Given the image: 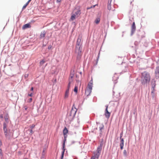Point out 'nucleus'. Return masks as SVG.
Wrapping results in <instances>:
<instances>
[{
    "instance_id": "79ce46f5",
    "label": "nucleus",
    "mask_w": 159,
    "mask_h": 159,
    "mask_svg": "<svg viewBox=\"0 0 159 159\" xmlns=\"http://www.w3.org/2000/svg\"><path fill=\"white\" fill-rule=\"evenodd\" d=\"M31 1V0H29L27 2V3L28 4L30 3V2Z\"/></svg>"
},
{
    "instance_id": "0eeeda50",
    "label": "nucleus",
    "mask_w": 159,
    "mask_h": 159,
    "mask_svg": "<svg viewBox=\"0 0 159 159\" xmlns=\"http://www.w3.org/2000/svg\"><path fill=\"white\" fill-rule=\"evenodd\" d=\"M65 141H64L63 143V145H62V146H62V147H63L62 148V150H63V151L62 152L61 159H63V157H64V152H65Z\"/></svg>"
},
{
    "instance_id": "5701e85b",
    "label": "nucleus",
    "mask_w": 159,
    "mask_h": 159,
    "mask_svg": "<svg viewBox=\"0 0 159 159\" xmlns=\"http://www.w3.org/2000/svg\"><path fill=\"white\" fill-rule=\"evenodd\" d=\"M74 91L77 93L78 92V86H77L75 85L74 89Z\"/></svg>"
},
{
    "instance_id": "473e14b6",
    "label": "nucleus",
    "mask_w": 159,
    "mask_h": 159,
    "mask_svg": "<svg viewBox=\"0 0 159 159\" xmlns=\"http://www.w3.org/2000/svg\"><path fill=\"white\" fill-rule=\"evenodd\" d=\"M152 90V92H154L155 91V89H154V87H152L151 88Z\"/></svg>"
},
{
    "instance_id": "c85d7f7f",
    "label": "nucleus",
    "mask_w": 159,
    "mask_h": 159,
    "mask_svg": "<svg viewBox=\"0 0 159 159\" xmlns=\"http://www.w3.org/2000/svg\"><path fill=\"white\" fill-rule=\"evenodd\" d=\"M35 126V125L34 124L32 125L30 127L31 129H33V128H34Z\"/></svg>"
},
{
    "instance_id": "2eb2a0df",
    "label": "nucleus",
    "mask_w": 159,
    "mask_h": 159,
    "mask_svg": "<svg viewBox=\"0 0 159 159\" xmlns=\"http://www.w3.org/2000/svg\"><path fill=\"white\" fill-rule=\"evenodd\" d=\"M68 132V130L66 127H65L63 130V134L64 135H66V134Z\"/></svg>"
},
{
    "instance_id": "ea45409f",
    "label": "nucleus",
    "mask_w": 159,
    "mask_h": 159,
    "mask_svg": "<svg viewBox=\"0 0 159 159\" xmlns=\"http://www.w3.org/2000/svg\"><path fill=\"white\" fill-rule=\"evenodd\" d=\"M91 159H96V158H95L93 156L92 157Z\"/></svg>"
},
{
    "instance_id": "9d476101",
    "label": "nucleus",
    "mask_w": 159,
    "mask_h": 159,
    "mask_svg": "<svg viewBox=\"0 0 159 159\" xmlns=\"http://www.w3.org/2000/svg\"><path fill=\"white\" fill-rule=\"evenodd\" d=\"M91 91L92 90L86 88L85 92V94L87 96H88L90 95L91 92Z\"/></svg>"
},
{
    "instance_id": "6ab92c4d",
    "label": "nucleus",
    "mask_w": 159,
    "mask_h": 159,
    "mask_svg": "<svg viewBox=\"0 0 159 159\" xmlns=\"http://www.w3.org/2000/svg\"><path fill=\"white\" fill-rule=\"evenodd\" d=\"M45 34H46V32L44 31L42 32L41 33L40 35V38H44L45 35Z\"/></svg>"
},
{
    "instance_id": "bb28decb",
    "label": "nucleus",
    "mask_w": 159,
    "mask_h": 159,
    "mask_svg": "<svg viewBox=\"0 0 159 159\" xmlns=\"http://www.w3.org/2000/svg\"><path fill=\"white\" fill-rule=\"evenodd\" d=\"M70 84H71V83H68V85L67 87V89H66V90H68V91H69Z\"/></svg>"
},
{
    "instance_id": "b1692460",
    "label": "nucleus",
    "mask_w": 159,
    "mask_h": 159,
    "mask_svg": "<svg viewBox=\"0 0 159 159\" xmlns=\"http://www.w3.org/2000/svg\"><path fill=\"white\" fill-rule=\"evenodd\" d=\"M28 4H29L26 2V3L23 6L22 9V10L25 9Z\"/></svg>"
},
{
    "instance_id": "4c0bfd02",
    "label": "nucleus",
    "mask_w": 159,
    "mask_h": 159,
    "mask_svg": "<svg viewBox=\"0 0 159 159\" xmlns=\"http://www.w3.org/2000/svg\"><path fill=\"white\" fill-rule=\"evenodd\" d=\"M110 4L109 5H108V8L109 10H110Z\"/></svg>"
},
{
    "instance_id": "f03ea898",
    "label": "nucleus",
    "mask_w": 159,
    "mask_h": 159,
    "mask_svg": "<svg viewBox=\"0 0 159 159\" xmlns=\"http://www.w3.org/2000/svg\"><path fill=\"white\" fill-rule=\"evenodd\" d=\"M82 48L81 46L79 45L76 46L75 52L77 54V57L78 59H80L82 56Z\"/></svg>"
},
{
    "instance_id": "dca6fc26",
    "label": "nucleus",
    "mask_w": 159,
    "mask_h": 159,
    "mask_svg": "<svg viewBox=\"0 0 159 159\" xmlns=\"http://www.w3.org/2000/svg\"><path fill=\"white\" fill-rule=\"evenodd\" d=\"M69 91H68V90H66L64 96L65 98H68L69 96Z\"/></svg>"
},
{
    "instance_id": "a878e982",
    "label": "nucleus",
    "mask_w": 159,
    "mask_h": 159,
    "mask_svg": "<svg viewBox=\"0 0 159 159\" xmlns=\"http://www.w3.org/2000/svg\"><path fill=\"white\" fill-rule=\"evenodd\" d=\"M123 154L125 156H126L127 155V151L125 150H124L123 151Z\"/></svg>"
},
{
    "instance_id": "2f4dec72",
    "label": "nucleus",
    "mask_w": 159,
    "mask_h": 159,
    "mask_svg": "<svg viewBox=\"0 0 159 159\" xmlns=\"http://www.w3.org/2000/svg\"><path fill=\"white\" fill-rule=\"evenodd\" d=\"M151 94L152 97H153L155 96L154 92H151Z\"/></svg>"
},
{
    "instance_id": "4be33fe9",
    "label": "nucleus",
    "mask_w": 159,
    "mask_h": 159,
    "mask_svg": "<svg viewBox=\"0 0 159 159\" xmlns=\"http://www.w3.org/2000/svg\"><path fill=\"white\" fill-rule=\"evenodd\" d=\"M100 21V19L99 18H97L95 20V22L97 24H98L99 22Z\"/></svg>"
},
{
    "instance_id": "6e6552de",
    "label": "nucleus",
    "mask_w": 159,
    "mask_h": 159,
    "mask_svg": "<svg viewBox=\"0 0 159 159\" xmlns=\"http://www.w3.org/2000/svg\"><path fill=\"white\" fill-rule=\"evenodd\" d=\"M102 144L101 143L100 144V146H99L98 147L97 149L96 152L100 153L101 150H102Z\"/></svg>"
},
{
    "instance_id": "20e7f679",
    "label": "nucleus",
    "mask_w": 159,
    "mask_h": 159,
    "mask_svg": "<svg viewBox=\"0 0 159 159\" xmlns=\"http://www.w3.org/2000/svg\"><path fill=\"white\" fill-rule=\"evenodd\" d=\"M123 132H121L120 134V148L121 150L123 148L124 146V140L123 138H122V137L123 136Z\"/></svg>"
},
{
    "instance_id": "cd10ccee",
    "label": "nucleus",
    "mask_w": 159,
    "mask_h": 159,
    "mask_svg": "<svg viewBox=\"0 0 159 159\" xmlns=\"http://www.w3.org/2000/svg\"><path fill=\"white\" fill-rule=\"evenodd\" d=\"M88 84H91L93 85V80L92 79H91V80L89 82Z\"/></svg>"
},
{
    "instance_id": "f8f14e48",
    "label": "nucleus",
    "mask_w": 159,
    "mask_h": 159,
    "mask_svg": "<svg viewBox=\"0 0 159 159\" xmlns=\"http://www.w3.org/2000/svg\"><path fill=\"white\" fill-rule=\"evenodd\" d=\"M81 14V10L79 9H78L77 11L75 12V14L77 16V17H78Z\"/></svg>"
},
{
    "instance_id": "f3484780",
    "label": "nucleus",
    "mask_w": 159,
    "mask_h": 159,
    "mask_svg": "<svg viewBox=\"0 0 159 159\" xmlns=\"http://www.w3.org/2000/svg\"><path fill=\"white\" fill-rule=\"evenodd\" d=\"M136 29V26L134 22L131 27L132 31V32L134 31Z\"/></svg>"
},
{
    "instance_id": "f257e3e1",
    "label": "nucleus",
    "mask_w": 159,
    "mask_h": 159,
    "mask_svg": "<svg viewBox=\"0 0 159 159\" xmlns=\"http://www.w3.org/2000/svg\"><path fill=\"white\" fill-rule=\"evenodd\" d=\"M141 82L142 84H145L150 81V76L149 74L146 72L142 73Z\"/></svg>"
},
{
    "instance_id": "1a4fd4ad",
    "label": "nucleus",
    "mask_w": 159,
    "mask_h": 159,
    "mask_svg": "<svg viewBox=\"0 0 159 159\" xmlns=\"http://www.w3.org/2000/svg\"><path fill=\"white\" fill-rule=\"evenodd\" d=\"M81 36H79L77 41L76 45H79L81 46Z\"/></svg>"
},
{
    "instance_id": "39448f33",
    "label": "nucleus",
    "mask_w": 159,
    "mask_h": 159,
    "mask_svg": "<svg viewBox=\"0 0 159 159\" xmlns=\"http://www.w3.org/2000/svg\"><path fill=\"white\" fill-rule=\"evenodd\" d=\"M108 105L106 106V109L105 110V117L107 118H109L111 115V113L108 112Z\"/></svg>"
},
{
    "instance_id": "49530a36",
    "label": "nucleus",
    "mask_w": 159,
    "mask_h": 159,
    "mask_svg": "<svg viewBox=\"0 0 159 159\" xmlns=\"http://www.w3.org/2000/svg\"><path fill=\"white\" fill-rule=\"evenodd\" d=\"M2 145V143L1 141H0V146H1Z\"/></svg>"
},
{
    "instance_id": "a18cd8bd",
    "label": "nucleus",
    "mask_w": 159,
    "mask_h": 159,
    "mask_svg": "<svg viewBox=\"0 0 159 159\" xmlns=\"http://www.w3.org/2000/svg\"><path fill=\"white\" fill-rule=\"evenodd\" d=\"M0 118H3V115H1L0 116Z\"/></svg>"
},
{
    "instance_id": "72a5a7b5",
    "label": "nucleus",
    "mask_w": 159,
    "mask_h": 159,
    "mask_svg": "<svg viewBox=\"0 0 159 159\" xmlns=\"http://www.w3.org/2000/svg\"><path fill=\"white\" fill-rule=\"evenodd\" d=\"M74 75L73 74H70V76L69 78H71L73 79V77H74Z\"/></svg>"
},
{
    "instance_id": "de8ad7c7",
    "label": "nucleus",
    "mask_w": 159,
    "mask_h": 159,
    "mask_svg": "<svg viewBox=\"0 0 159 159\" xmlns=\"http://www.w3.org/2000/svg\"><path fill=\"white\" fill-rule=\"evenodd\" d=\"M18 153L19 154H20L21 153V152H20V151L18 152Z\"/></svg>"
},
{
    "instance_id": "423d86ee",
    "label": "nucleus",
    "mask_w": 159,
    "mask_h": 159,
    "mask_svg": "<svg viewBox=\"0 0 159 159\" xmlns=\"http://www.w3.org/2000/svg\"><path fill=\"white\" fill-rule=\"evenodd\" d=\"M3 130L4 132V133L5 134V135L6 137H7V125L6 123H3Z\"/></svg>"
},
{
    "instance_id": "58836bf2",
    "label": "nucleus",
    "mask_w": 159,
    "mask_h": 159,
    "mask_svg": "<svg viewBox=\"0 0 159 159\" xmlns=\"http://www.w3.org/2000/svg\"><path fill=\"white\" fill-rule=\"evenodd\" d=\"M30 132L31 133H33V129H31L30 130Z\"/></svg>"
},
{
    "instance_id": "393cba45",
    "label": "nucleus",
    "mask_w": 159,
    "mask_h": 159,
    "mask_svg": "<svg viewBox=\"0 0 159 159\" xmlns=\"http://www.w3.org/2000/svg\"><path fill=\"white\" fill-rule=\"evenodd\" d=\"M73 80V79L71 78H69V83H71L72 82Z\"/></svg>"
},
{
    "instance_id": "c756f323",
    "label": "nucleus",
    "mask_w": 159,
    "mask_h": 159,
    "mask_svg": "<svg viewBox=\"0 0 159 159\" xmlns=\"http://www.w3.org/2000/svg\"><path fill=\"white\" fill-rule=\"evenodd\" d=\"M33 94V92H32L30 94L29 93L28 94V95L29 96L32 97V96Z\"/></svg>"
},
{
    "instance_id": "ddd939ff",
    "label": "nucleus",
    "mask_w": 159,
    "mask_h": 159,
    "mask_svg": "<svg viewBox=\"0 0 159 159\" xmlns=\"http://www.w3.org/2000/svg\"><path fill=\"white\" fill-rule=\"evenodd\" d=\"M31 27V25L30 24L28 23L24 25L22 27V28L23 29H25L27 28Z\"/></svg>"
},
{
    "instance_id": "c03bdc74",
    "label": "nucleus",
    "mask_w": 159,
    "mask_h": 159,
    "mask_svg": "<svg viewBox=\"0 0 159 159\" xmlns=\"http://www.w3.org/2000/svg\"><path fill=\"white\" fill-rule=\"evenodd\" d=\"M92 7H87V10L89 9H91Z\"/></svg>"
},
{
    "instance_id": "37998d69",
    "label": "nucleus",
    "mask_w": 159,
    "mask_h": 159,
    "mask_svg": "<svg viewBox=\"0 0 159 159\" xmlns=\"http://www.w3.org/2000/svg\"><path fill=\"white\" fill-rule=\"evenodd\" d=\"M33 89H34V88H33V87H32L31 88V91H33Z\"/></svg>"
},
{
    "instance_id": "412c9836",
    "label": "nucleus",
    "mask_w": 159,
    "mask_h": 159,
    "mask_svg": "<svg viewBox=\"0 0 159 159\" xmlns=\"http://www.w3.org/2000/svg\"><path fill=\"white\" fill-rule=\"evenodd\" d=\"M45 62L44 60H42L40 62L39 64L40 66L43 65Z\"/></svg>"
},
{
    "instance_id": "09e8293b",
    "label": "nucleus",
    "mask_w": 159,
    "mask_h": 159,
    "mask_svg": "<svg viewBox=\"0 0 159 159\" xmlns=\"http://www.w3.org/2000/svg\"><path fill=\"white\" fill-rule=\"evenodd\" d=\"M103 127H101V128H100V129L101 130L102 129H103Z\"/></svg>"
},
{
    "instance_id": "3c124183",
    "label": "nucleus",
    "mask_w": 159,
    "mask_h": 159,
    "mask_svg": "<svg viewBox=\"0 0 159 159\" xmlns=\"http://www.w3.org/2000/svg\"><path fill=\"white\" fill-rule=\"evenodd\" d=\"M25 159H27V158H25Z\"/></svg>"
},
{
    "instance_id": "a211bd4d",
    "label": "nucleus",
    "mask_w": 159,
    "mask_h": 159,
    "mask_svg": "<svg viewBox=\"0 0 159 159\" xmlns=\"http://www.w3.org/2000/svg\"><path fill=\"white\" fill-rule=\"evenodd\" d=\"M76 17H77V16L75 15V14H72V15L70 18V19L71 20L73 21L74 20Z\"/></svg>"
},
{
    "instance_id": "c9c22d12",
    "label": "nucleus",
    "mask_w": 159,
    "mask_h": 159,
    "mask_svg": "<svg viewBox=\"0 0 159 159\" xmlns=\"http://www.w3.org/2000/svg\"><path fill=\"white\" fill-rule=\"evenodd\" d=\"M32 98H30V99L29 100V101H28V102H31L32 101Z\"/></svg>"
},
{
    "instance_id": "4468645a",
    "label": "nucleus",
    "mask_w": 159,
    "mask_h": 159,
    "mask_svg": "<svg viewBox=\"0 0 159 159\" xmlns=\"http://www.w3.org/2000/svg\"><path fill=\"white\" fill-rule=\"evenodd\" d=\"M100 154V153L96 152H95L94 153V156H93V157H94L95 158H96V159H98Z\"/></svg>"
},
{
    "instance_id": "8fccbe9b",
    "label": "nucleus",
    "mask_w": 159,
    "mask_h": 159,
    "mask_svg": "<svg viewBox=\"0 0 159 159\" xmlns=\"http://www.w3.org/2000/svg\"><path fill=\"white\" fill-rule=\"evenodd\" d=\"M80 86L81 85V82H80Z\"/></svg>"
},
{
    "instance_id": "aec40b11",
    "label": "nucleus",
    "mask_w": 159,
    "mask_h": 159,
    "mask_svg": "<svg viewBox=\"0 0 159 159\" xmlns=\"http://www.w3.org/2000/svg\"><path fill=\"white\" fill-rule=\"evenodd\" d=\"M93 87V85L91 84H88L87 88L91 89L92 90Z\"/></svg>"
},
{
    "instance_id": "e433bc0d",
    "label": "nucleus",
    "mask_w": 159,
    "mask_h": 159,
    "mask_svg": "<svg viewBox=\"0 0 159 159\" xmlns=\"http://www.w3.org/2000/svg\"><path fill=\"white\" fill-rule=\"evenodd\" d=\"M24 108H25V110H26L28 108V107L27 106H25L24 107Z\"/></svg>"
},
{
    "instance_id": "9b49d317",
    "label": "nucleus",
    "mask_w": 159,
    "mask_h": 159,
    "mask_svg": "<svg viewBox=\"0 0 159 159\" xmlns=\"http://www.w3.org/2000/svg\"><path fill=\"white\" fill-rule=\"evenodd\" d=\"M113 80L115 81H116L118 78V75L117 74L115 73L114 75L112 77Z\"/></svg>"
},
{
    "instance_id": "7c9ffc66",
    "label": "nucleus",
    "mask_w": 159,
    "mask_h": 159,
    "mask_svg": "<svg viewBox=\"0 0 159 159\" xmlns=\"http://www.w3.org/2000/svg\"><path fill=\"white\" fill-rule=\"evenodd\" d=\"M66 135H64V141H65V142L66 141Z\"/></svg>"
},
{
    "instance_id": "f704fd0d",
    "label": "nucleus",
    "mask_w": 159,
    "mask_h": 159,
    "mask_svg": "<svg viewBox=\"0 0 159 159\" xmlns=\"http://www.w3.org/2000/svg\"><path fill=\"white\" fill-rule=\"evenodd\" d=\"M5 121H6L7 123H8V119L7 118H5Z\"/></svg>"
},
{
    "instance_id": "a19ab883",
    "label": "nucleus",
    "mask_w": 159,
    "mask_h": 159,
    "mask_svg": "<svg viewBox=\"0 0 159 159\" xmlns=\"http://www.w3.org/2000/svg\"><path fill=\"white\" fill-rule=\"evenodd\" d=\"M31 1V0H29L27 2V3L28 4L30 3V2Z\"/></svg>"
},
{
    "instance_id": "7ed1b4c3",
    "label": "nucleus",
    "mask_w": 159,
    "mask_h": 159,
    "mask_svg": "<svg viewBox=\"0 0 159 159\" xmlns=\"http://www.w3.org/2000/svg\"><path fill=\"white\" fill-rule=\"evenodd\" d=\"M74 105H73L71 111L69 114V116L68 117L70 121L72 120L73 119L77 111V109L76 108H75L74 109L73 107L74 106Z\"/></svg>"
}]
</instances>
